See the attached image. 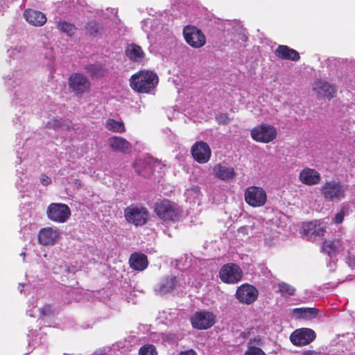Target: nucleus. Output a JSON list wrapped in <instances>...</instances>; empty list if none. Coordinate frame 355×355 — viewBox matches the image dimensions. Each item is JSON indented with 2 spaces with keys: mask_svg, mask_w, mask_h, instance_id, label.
Segmentation results:
<instances>
[{
  "mask_svg": "<svg viewBox=\"0 0 355 355\" xmlns=\"http://www.w3.org/2000/svg\"><path fill=\"white\" fill-rule=\"evenodd\" d=\"M326 226L323 222H316L315 228L313 232H311V236H322L325 232Z\"/></svg>",
  "mask_w": 355,
  "mask_h": 355,
  "instance_id": "38",
  "label": "nucleus"
},
{
  "mask_svg": "<svg viewBox=\"0 0 355 355\" xmlns=\"http://www.w3.org/2000/svg\"><path fill=\"white\" fill-rule=\"evenodd\" d=\"M60 125H61L60 121H59L58 119H51L46 123V127L49 128H54L55 129L56 128L60 127Z\"/></svg>",
  "mask_w": 355,
  "mask_h": 355,
  "instance_id": "46",
  "label": "nucleus"
},
{
  "mask_svg": "<svg viewBox=\"0 0 355 355\" xmlns=\"http://www.w3.org/2000/svg\"><path fill=\"white\" fill-rule=\"evenodd\" d=\"M53 313L52 308L50 305H45L40 309V314L44 317H49Z\"/></svg>",
  "mask_w": 355,
  "mask_h": 355,
  "instance_id": "44",
  "label": "nucleus"
},
{
  "mask_svg": "<svg viewBox=\"0 0 355 355\" xmlns=\"http://www.w3.org/2000/svg\"><path fill=\"white\" fill-rule=\"evenodd\" d=\"M216 120L218 124L226 125L230 123V118L227 113H219L216 114Z\"/></svg>",
  "mask_w": 355,
  "mask_h": 355,
  "instance_id": "40",
  "label": "nucleus"
},
{
  "mask_svg": "<svg viewBox=\"0 0 355 355\" xmlns=\"http://www.w3.org/2000/svg\"><path fill=\"white\" fill-rule=\"evenodd\" d=\"M313 90L319 98H331L334 96L336 89L326 81L318 80L314 83Z\"/></svg>",
  "mask_w": 355,
  "mask_h": 355,
  "instance_id": "21",
  "label": "nucleus"
},
{
  "mask_svg": "<svg viewBox=\"0 0 355 355\" xmlns=\"http://www.w3.org/2000/svg\"><path fill=\"white\" fill-rule=\"evenodd\" d=\"M200 194L198 186H193L186 190L184 195L188 200H195L199 198Z\"/></svg>",
  "mask_w": 355,
  "mask_h": 355,
  "instance_id": "35",
  "label": "nucleus"
},
{
  "mask_svg": "<svg viewBox=\"0 0 355 355\" xmlns=\"http://www.w3.org/2000/svg\"><path fill=\"white\" fill-rule=\"evenodd\" d=\"M18 158L19 159V164H20L21 163V162H22V159H21V157H19V156H18Z\"/></svg>",
  "mask_w": 355,
  "mask_h": 355,
  "instance_id": "57",
  "label": "nucleus"
},
{
  "mask_svg": "<svg viewBox=\"0 0 355 355\" xmlns=\"http://www.w3.org/2000/svg\"><path fill=\"white\" fill-rule=\"evenodd\" d=\"M303 355H321V354L319 353H317L315 352H313V351H306L303 354Z\"/></svg>",
  "mask_w": 355,
  "mask_h": 355,
  "instance_id": "54",
  "label": "nucleus"
},
{
  "mask_svg": "<svg viewBox=\"0 0 355 355\" xmlns=\"http://www.w3.org/2000/svg\"><path fill=\"white\" fill-rule=\"evenodd\" d=\"M23 16L27 22L35 26H42L46 21L44 14L33 9L25 10Z\"/></svg>",
  "mask_w": 355,
  "mask_h": 355,
  "instance_id": "18",
  "label": "nucleus"
},
{
  "mask_svg": "<svg viewBox=\"0 0 355 355\" xmlns=\"http://www.w3.org/2000/svg\"><path fill=\"white\" fill-rule=\"evenodd\" d=\"M110 349L111 348L110 347H101L96 350L92 355H105Z\"/></svg>",
  "mask_w": 355,
  "mask_h": 355,
  "instance_id": "47",
  "label": "nucleus"
},
{
  "mask_svg": "<svg viewBox=\"0 0 355 355\" xmlns=\"http://www.w3.org/2000/svg\"><path fill=\"white\" fill-rule=\"evenodd\" d=\"M192 326L198 329H207L216 323V315L209 311L196 312L191 319Z\"/></svg>",
  "mask_w": 355,
  "mask_h": 355,
  "instance_id": "11",
  "label": "nucleus"
},
{
  "mask_svg": "<svg viewBox=\"0 0 355 355\" xmlns=\"http://www.w3.org/2000/svg\"><path fill=\"white\" fill-rule=\"evenodd\" d=\"M155 212L159 218L167 220H175L181 214L179 206L168 200H163L157 203Z\"/></svg>",
  "mask_w": 355,
  "mask_h": 355,
  "instance_id": "4",
  "label": "nucleus"
},
{
  "mask_svg": "<svg viewBox=\"0 0 355 355\" xmlns=\"http://www.w3.org/2000/svg\"><path fill=\"white\" fill-rule=\"evenodd\" d=\"M124 216L128 223L137 227L143 226L147 223L148 211L142 206L131 205L125 209Z\"/></svg>",
  "mask_w": 355,
  "mask_h": 355,
  "instance_id": "3",
  "label": "nucleus"
},
{
  "mask_svg": "<svg viewBox=\"0 0 355 355\" xmlns=\"http://www.w3.org/2000/svg\"><path fill=\"white\" fill-rule=\"evenodd\" d=\"M182 338H183L182 334H176V333H173V332H167L165 334H162L161 336L162 343L165 345H177L178 341L182 340Z\"/></svg>",
  "mask_w": 355,
  "mask_h": 355,
  "instance_id": "29",
  "label": "nucleus"
},
{
  "mask_svg": "<svg viewBox=\"0 0 355 355\" xmlns=\"http://www.w3.org/2000/svg\"><path fill=\"white\" fill-rule=\"evenodd\" d=\"M213 174L216 178L226 182L232 181L236 175L233 167L222 164L214 166Z\"/></svg>",
  "mask_w": 355,
  "mask_h": 355,
  "instance_id": "17",
  "label": "nucleus"
},
{
  "mask_svg": "<svg viewBox=\"0 0 355 355\" xmlns=\"http://www.w3.org/2000/svg\"><path fill=\"white\" fill-rule=\"evenodd\" d=\"M40 180V182L44 186L49 184L51 182V178L45 175H42Z\"/></svg>",
  "mask_w": 355,
  "mask_h": 355,
  "instance_id": "49",
  "label": "nucleus"
},
{
  "mask_svg": "<svg viewBox=\"0 0 355 355\" xmlns=\"http://www.w3.org/2000/svg\"><path fill=\"white\" fill-rule=\"evenodd\" d=\"M259 291L253 285L245 283L239 286L235 293V298L243 304L250 305L257 301Z\"/></svg>",
  "mask_w": 355,
  "mask_h": 355,
  "instance_id": "7",
  "label": "nucleus"
},
{
  "mask_svg": "<svg viewBox=\"0 0 355 355\" xmlns=\"http://www.w3.org/2000/svg\"><path fill=\"white\" fill-rule=\"evenodd\" d=\"M277 288V292L279 293L284 297L293 296L295 293V288L293 286L284 282H279Z\"/></svg>",
  "mask_w": 355,
  "mask_h": 355,
  "instance_id": "30",
  "label": "nucleus"
},
{
  "mask_svg": "<svg viewBox=\"0 0 355 355\" xmlns=\"http://www.w3.org/2000/svg\"><path fill=\"white\" fill-rule=\"evenodd\" d=\"M18 78V73L15 72L12 73L11 76L8 75L6 78V83L8 86H12L13 83H15L17 82V79Z\"/></svg>",
  "mask_w": 355,
  "mask_h": 355,
  "instance_id": "43",
  "label": "nucleus"
},
{
  "mask_svg": "<svg viewBox=\"0 0 355 355\" xmlns=\"http://www.w3.org/2000/svg\"><path fill=\"white\" fill-rule=\"evenodd\" d=\"M106 128L112 132H125V125L122 121H118L113 119H108L105 123Z\"/></svg>",
  "mask_w": 355,
  "mask_h": 355,
  "instance_id": "31",
  "label": "nucleus"
},
{
  "mask_svg": "<svg viewBox=\"0 0 355 355\" xmlns=\"http://www.w3.org/2000/svg\"><path fill=\"white\" fill-rule=\"evenodd\" d=\"M183 35L186 42L193 48L199 49L206 44L205 35L195 26H186L183 28Z\"/></svg>",
  "mask_w": 355,
  "mask_h": 355,
  "instance_id": "6",
  "label": "nucleus"
},
{
  "mask_svg": "<svg viewBox=\"0 0 355 355\" xmlns=\"http://www.w3.org/2000/svg\"><path fill=\"white\" fill-rule=\"evenodd\" d=\"M20 256L23 257V258L24 259V258H25V256H26V252H22L20 254Z\"/></svg>",
  "mask_w": 355,
  "mask_h": 355,
  "instance_id": "55",
  "label": "nucleus"
},
{
  "mask_svg": "<svg viewBox=\"0 0 355 355\" xmlns=\"http://www.w3.org/2000/svg\"><path fill=\"white\" fill-rule=\"evenodd\" d=\"M294 313L302 318H315L318 311L315 308H297L294 309Z\"/></svg>",
  "mask_w": 355,
  "mask_h": 355,
  "instance_id": "33",
  "label": "nucleus"
},
{
  "mask_svg": "<svg viewBox=\"0 0 355 355\" xmlns=\"http://www.w3.org/2000/svg\"><path fill=\"white\" fill-rule=\"evenodd\" d=\"M275 55L283 60H289L292 61H297L300 60L299 53L287 46L280 45L275 51Z\"/></svg>",
  "mask_w": 355,
  "mask_h": 355,
  "instance_id": "26",
  "label": "nucleus"
},
{
  "mask_svg": "<svg viewBox=\"0 0 355 355\" xmlns=\"http://www.w3.org/2000/svg\"><path fill=\"white\" fill-rule=\"evenodd\" d=\"M139 355H157V353L155 346L147 345L141 347Z\"/></svg>",
  "mask_w": 355,
  "mask_h": 355,
  "instance_id": "37",
  "label": "nucleus"
},
{
  "mask_svg": "<svg viewBox=\"0 0 355 355\" xmlns=\"http://www.w3.org/2000/svg\"><path fill=\"white\" fill-rule=\"evenodd\" d=\"M164 166L165 165L164 164H162V162H161V165L153 166V173L155 171L161 172V171L163 169Z\"/></svg>",
  "mask_w": 355,
  "mask_h": 355,
  "instance_id": "52",
  "label": "nucleus"
},
{
  "mask_svg": "<svg viewBox=\"0 0 355 355\" xmlns=\"http://www.w3.org/2000/svg\"><path fill=\"white\" fill-rule=\"evenodd\" d=\"M69 87L70 91L76 96H81L89 91L91 83L83 74L73 73L69 78Z\"/></svg>",
  "mask_w": 355,
  "mask_h": 355,
  "instance_id": "10",
  "label": "nucleus"
},
{
  "mask_svg": "<svg viewBox=\"0 0 355 355\" xmlns=\"http://www.w3.org/2000/svg\"><path fill=\"white\" fill-rule=\"evenodd\" d=\"M178 281L176 277L168 276L163 278L157 284L155 291L160 295H164L171 292L178 285Z\"/></svg>",
  "mask_w": 355,
  "mask_h": 355,
  "instance_id": "22",
  "label": "nucleus"
},
{
  "mask_svg": "<svg viewBox=\"0 0 355 355\" xmlns=\"http://www.w3.org/2000/svg\"><path fill=\"white\" fill-rule=\"evenodd\" d=\"M19 287H20L19 288L20 293H21L22 292V288L24 287V285L19 284Z\"/></svg>",
  "mask_w": 355,
  "mask_h": 355,
  "instance_id": "56",
  "label": "nucleus"
},
{
  "mask_svg": "<svg viewBox=\"0 0 355 355\" xmlns=\"http://www.w3.org/2000/svg\"><path fill=\"white\" fill-rule=\"evenodd\" d=\"M348 241L343 238L334 239L333 241H325L323 243L322 250L331 258L334 256H336L338 253L343 251Z\"/></svg>",
  "mask_w": 355,
  "mask_h": 355,
  "instance_id": "16",
  "label": "nucleus"
},
{
  "mask_svg": "<svg viewBox=\"0 0 355 355\" xmlns=\"http://www.w3.org/2000/svg\"><path fill=\"white\" fill-rule=\"evenodd\" d=\"M158 76L149 71H141L134 74L130 81L131 87L140 93H148L158 83Z\"/></svg>",
  "mask_w": 355,
  "mask_h": 355,
  "instance_id": "1",
  "label": "nucleus"
},
{
  "mask_svg": "<svg viewBox=\"0 0 355 355\" xmlns=\"http://www.w3.org/2000/svg\"><path fill=\"white\" fill-rule=\"evenodd\" d=\"M59 236V232L53 227H46L40 231L39 242L44 245H53Z\"/></svg>",
  "mask_w": 355,
  "mask_h": 355,
  "instance_id": "19",
  "label": "nucleus"
},
{
  "mask_svg": "<svg viewBox=\"0 0 355 355\" xmlns=\"http://www.w3.org/2000/svg\"><path fill=\"white\" fill-rule=\"evenodd\" d=\"M316 222H305L302 223V229L306 235L311 236V232L315 228Z\"/></svg>",
  "mask_w": 355,
  "mask_h": 355,
  "instance_id": "41",
  "label": "nucleus"
},
{
  "mask_svg": "<svg viewBox=\"0 0 355 355\" xmlns=\"http://www.w3.org/2000/svg\"><path fill=\"white\" fill-rule=\"evenodd\" d=\"M245 201L251 206L260 207L266 201L265 191L257 187H251L247 189L245 193Z\"/></svg>",
  "mask_w": 355,
  "mask_h": 355,
  "instance_id": "14",
  "label": "nucleus"
},
{
  "mask_svg": "<svg viewBox=\"0 0 355 355\" xmlns=\"http://www.w3.org/2000/svg\"><path fill=\"white\" fill-rule=\"evenodd\" d=\"M130 267L136 270L141 271L147 268L148 262L147 257L142 253H133L129 259Z\"/></svg>",
  "mask_w": 355,
  "mask_h": 355,
  "instance_id": "24",
  "label": "nucleus"
},
{
  "mask_svg": "<svg viewBox=\"0 0 355 355\" xmlns=\"http://www.w3.org/2000/svg\"><path fill=\"white\" fill-rule=\"evenodd\" d=\"M299 179L303 184L311 186L319 183L321 177L316 170L305 168L300 171Z\"/></svg>",
  "mask_w": 355,
  "mask_h": 355,
  "instance_id": "20",
  "label": "nucleus"
},
{
  "mask_svg": "<svg viewBox=\"0 0 355 355\" xmlns=\"http://www.w3.org/2000/svg\"><path fill=\"white\" fill-rule=\"evenodd\" d=\"M7 53L8 56L13 59H20L24 57L28 53L27 42L24 40H20L17 44L10 46Z\"/></svg>",
  "mask_w": 355,
  "mask_h": 355,
  "instance_id": "25",
  "label": "nucleus"
},
{
  "mask_svg": "<svg viewBox=\"0 0 355 355\" xmlns=\"http://www.w3.org/2000/svg\"><path fill=\"white\" fill-rule=\"evenodd\" d=\"M250 135L254 141L266 144L276 138L277 130L273 125L262 123L253 128Z\"/></svg>",
  "mask_w": 355,
  "mask_h": 355,
  "instance_id": "5",
  "label": "nucleus"
},
{
  "mask_svg": "<svg viewBox=\"0 0 355 355\" xmlns=\"http://www.w3.org/2000/svg\"><path fill=\"white\" fill-rule=\"evenodd\" d=\"M316 337L315 331L311 329L302 328L294 331L290 336L291 343L296 346L309 344Z\"/></svg>",
  "mask_w": 355,
  "mask_h": 355,
  "instance_id": "13",
  "label": "nucleus"
},
{
  "mask_svg": "<svg viewBox=\"0 0 355 355\" xmlns=\"http://www.w3.org/2000/svg\"><path fill=\"white\" fill-rule=\"evenodd\" d=\"M46 215L53 222L64 223L71 216V210L65 204L51 203L47 207Z\"/></svg>",
  "mask_w": 355,
  "mask_h": 355,
  "instance_id": "9",
  "label": "nucleus"
},
{
  "mask_svg": "<svg viewBox=\"0 0 355 355\" xmlns=\"http://www.w3.org/2000/svg\"><path fill=\"white\" fill-rule=\"evenodd\" d=\"M250 341H252V345L257 346L262 345V339L259 337L254 338V339H250Z\"/></svg>",
  "mask_w": 355,
  "mask_h": 355,
  "instance_id": "51",
  "label": "nucleus"
},
{
  "mask_svg": "<svg viewBox=\"0 0 355 355\" xmlns=\"http://www.w3.org/2000/svg\"><path fill=\"white\" fill-rule=\"evenodd\" d=\"M127 57L133 62L141 63L145 58V53L141 47L136 44H128L125 49Z\"/></svg>",
  "mask_w": 355,
  "mask_h": 355,
  "instance_id": "23",
  "label": "nucleus"
},
{
  "mask_svg": "<svg viewBox=\"0 0 355 355\" xmlns=\"http://www.w3.org/2000/svg\"><path fill=\"white\" fill-rule=\"evenodd\" d=\"M161 165V162L152 157L147 156L137 159L135 164V169L138 175L148 178L153 174V166Z\"/></svg>",
  "mask_w": 355,
  "mask_h": 355,
  "instance_id": "12",
  "label": "nucleus"
},
{
  "mask_svg": "<svg viewBox=\"0 0 355 355\" xmlns=\"http://www.w3.org/2000/svg\"><path fill=\"white\" fill-rule=\"evenodd\" d=\"M108 144L114 151L125 153L130 149V144L124 138L114 136L108 139Z\"/></svg>",
  "mask_w": 355,
  "mask_h": 355,
  "instance_id": "27",
  "label": "nucleus"
},
{
  "mask_svg": "<svg viewBox=\"0 0 355 355\" xmlns=\"http://www.w3.org/2000/svg\"><path fill=\"white\" fill-rule=\"evenodd\" d=\"M179 355H198V354L194 349H190L180 352Z\"/></svg>",
  "mask_w": 355,
  "mask_h": 355,
  "instance_id": "50",
  "label": "nucleus"
},
{
  "mask_svg": "<svg viewBox=\"0 0 355 355\" xmlns=\"http://www.w3.org/2000/svg\"><path fill=\"white\" fill-rule=\"evenodd\" d=\"M191 154L196 161L200 164L207 163L211 157V149L204 141L196 142L191 148Z\"/></svg>",
  "mask_w": 355,
  "mask_h": 355,
  "instance_id": "15",
  "label": "nucleus"
},
{
  "mask_svg": "<svg viewBox=\"0 0 355 355\" xmlns=\"http://www.w3.org/2000/svg\"><path fill=\"white\" fill-rule=\"evenodd\" d=\"M327 267H329V270H330L331 272L334 271V270H335V261H332V262H331V261H329V262L327 263Z\"/></svg>",
  "mask_w": 355,
  "mask_h": 355,
  "instance_id": "53",
  "label": "nucleus"
},
{
  "mask_svg": "<svg viewBox=\"0 0 355 355\" xmlns=\"http://www.w3.org/2000/svg\"><path fill=\"white\" fill-rule=\"evenodd\" d=\"M344 209L342 208V209L340 210V211H339L338 213H337L334 217V218L333 219V221L336 223V224H340L343 222V219H344V217H345V212H344Z\"/></svg>",
  "mask_w": 355,
  "mask_h": 355,
  "instance_id": "45",
  "label": "nucleus"
},
{
  "mask_svg": "<svg viewBox=\"0 0 355 355\" xmlns=\"http://www.w3.org/2000/svg\"><path fill=\"white\" fill-rule=\"evenodd\" d=\"M86 31L92 35H95L98 33L99 26L95 21H90L85 26Z\"/></svg>",
  "mask_w": 355,
  "mask_h": 355,
  "instance_id": "39",
  "label": "nucleus"
},
{
  "mask_svg": "<svg viewBox=\"0 0 355 355\" xmlns=\"http://www.w3.org/2000/svg\"><path fill=\"white\" fill-rule=\"evenodd\" d=\"M320 190L325 200L339 202L345 198L347 186L339 181H326L321 186Z\"/></svg>",
  "mask_w": 355,
  "mask_h": 355,
  "instance_id": "2",
  "label": "nucleus"
},
{
  "mask_svg": "<svg viewBox=\"0 0 355 355\" xmlns=\"http://www.w3.org/2000/svg\"><path fill=\"white\" fill-rule=\"evenodd\" d=\"M57 28L60 31L68 36L73 35L76 31V28L73 24L64 21L58 22Z\"/></svg>",
  "mask_w": 355,
  "mask_h": 355,
  "instance_id": "32",
  "label": "nucleus"
},
{
  "mask_svg": "<svg viewBox=\"0 0 355 355\" xmlns=\"http://www.w3.org/2000/svg\"><path fill=\"white\" fill-rule=\"evenodd\" d=\"M243 271L236 264L229 263L225 264L219 272V277L222 282L226 284H234L241 280Z\"/></svg>",
  "mask_w": 355,
  "mask_h": 355,
  "instance_id": "8",
  "label": "nucleus"
},
{
  "mask_svg": "<svg viewBox=\"0 0 355 355\" xmlns=\"http://www.w3.org/2000/svg\"><path fill=\"white\" fill-rule=\"evenodd\" d=\"M42 55L47 60L46 64H51L53 60L54 59V54L51 48H45Z\"/></svg>",
  "mask_w": 355,
  "mask_h": 355,
  "instance_id": "42",
  "label": "nucleus"
},
{
  "mask_svg": "<svg viewBox=\"0 0 355 355\" xmlns=\"http://www.w3.org/2000/svg\"><path fill=\"white\" fill-rule=\"evenodd\" d=\"M244 355H266V354L261 348L252 345V341H249Z\"/></svg>",
  "mask_w": 355,
  "mask_h": 355,
  "instance_id": "36",
  "label": "nucleus"
},
{
  "mask_svg": "<svg viewBox=\"0 0 355 355\" xmlns=\"http://www.w3.org/2000/svg\"><path fill=\"white\" fill-rule=\"evenodd\" d=\"M28 96V92L24 87H19L15 92L14 101L15 103H20L21 102L26 101Z\"/></svg>",
  "mask_w": 355,
  "mask_h": 355,
  "instance_id": "34",
  "label": "nucleus"
},
{
  "mask_svg": "<svg viewBox=\"0 0 355 355\" xmlns=\"http://www.w3.org/2000/svg\"><path fill=\"white\" fill-rule=\"evenodd\" d=\"M347 263L351 268L355 267V256L349 254L347 257Z\"/></svg>",
  "mask_w": 355,
  "mask_h": 355,
  "instance_id": "48",
  "label": "nucleus"
},
{
  "mask_svg": "<svg viewBox=\"0 0 355 355\" xmlns=\"http://www.w3.org/2000/svg\"><path fill=\"white\" fill-rule=\"evenodd\" d=\"M87 73L92 78H97L104 76L106 70L105 64L99 62L88 64L84 67Z\"/></svg>",
  "mask_w": 355,
  "mask_h": 355,
  "instance_id": "28",
  "label": "nucleus"
}]
</instances>
